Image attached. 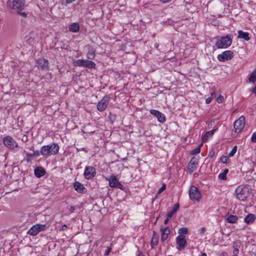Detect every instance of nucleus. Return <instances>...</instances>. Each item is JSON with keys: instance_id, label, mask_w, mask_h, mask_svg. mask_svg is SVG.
Instances as JSON below:
<instances>
[{"instance_id": "nucleus-16", "label": "nucleus", "mask_w": 256, "mask_h": 256, "mask_svg": "<svg viewBox=\"0 0 256 256\" xmlns=\"http://www.w3.org/2000/svg\"><path fill=\"white\" fill-rule=\"evenodd\" d=\"M179 208L180 204L178 203H177L174 205L172 210L168 212V213L167 214V217L164 221V224H168L170 220L172 218L173 214L177 212Z\"/></svg>"}, {"instance_id": "nucleus-56", "label": "nucleus", "mask_w": 256, "mask_h": 256, "mask_svg": "<svg viewBox=\"0 0 256 256\" xmlns=\"http://www.w3.org/2000/svg\"><path fill=\"white\" fill-rule=\"evenodd\" d=\"M43 256V255H42V256Z\"/></svg>"}, {"instance_id": "nucleus-43", "label": "nucleus", "mask_w": 256, "mask_h": 256, "mask_svg": "<svg viewBox=\"0 0 256 256\" xmlns=\"http://www.w3.org/2000/svg\"><path fill=\"white\" fill-rule=\"evenodd\" d=\"M33 154H34V156H40V154H41L40 150V151H38V150L34 151Z\"/></svg>"}, {"instance_id": "nucleus-11", "label": "nucleus", "mask_w": 256, "mask_h": 256, "mask_svg": "<svg viewBox=\"0 0 256 256\" xmlns=\"http://www.w3.org/2000/svg\"><path fill=\"white\" fill-rule=\"evenodd\" d=\"M234 56V52L231 50H226L218 56V60L221 62L232 60Z\"/></svg>"}, {"instance_id": "nucleus-38", "label": "nucleus", "mask_w": 256, "mask_h": 256, "mask_svg": "<svg viewBox=\"0 0 256 256\" xmlns=\"http://www.w3.org/2000/svg\"><path fill=\"white\" fill-rule=\"evenodd\" d=\"M76 208V206H70V207L67 206V208H66V209L68 210V212L70 213L74 212V211L75 210Z\"/></svg>"}, {"instance_id": "nucleus-35", "label": "nucleus", "mask_w": 256, "mask_h": 256, "mask_svg": "<svg viewBox=\"0 0 256 256\" xmlns=\"http://www.w3.org/2000/svg\"><path fill=\"white\" fill-rule=\"evenodd\" d=\"M202 145V144H201L200 146H198V147H196L194 150L192 151V153L194 154H198L200 152V147Z\"/></svg>"}, {"instance_id": "nucleus-24", "label": "nucleus", "mask_w": 256, "mask_h": 256, "mask_svg": "<svg viewBox=\"0 0 256 256\" xmlns=\"http://www.w3.org/2000/svg\"><path fill=\"white\" fill-rule=\"evenodd\" d=\"M256 220V216L254 214H249L245 216L244 222L246 224H252Z\"/></svg>"}, {"instance_id": "nucleus-2", "label": "nucleus", "mask_w": 256, "mask_h": 256, "mask_svg": "<svg viewBox=\"0 0 256 256\" xmlns=\"http://www.w3.org/2000/svg\"><path fill=\"white\" fill-rule=\"evenodd\" d=\"M59 146L56 143L42 146L40 148V154L42 156L48 157L51 155L56 154L59 150Z\"/></svg>"}, {"instance_id": "nucleus-7", "label": "nucleus", "mask_w": 256, "mask_h": 256, "mask_svg": "<svg viewBox=\"0 0 256 256\" xmlns=\"http://www.w3.org/2000/svg\"><path fill=\"white\" fill-rule=\"evenodd\" d=\"M46 226L45 224H36L33 226L28 232V234L32 236H36L38 233L46 230Z\"/></svg>"}, {"instance_id": "nucleus-13", "label": "nucleus", "mask_w": 256, "mask_h": 256, "mask_svg": "<svg viewBox=\"0 0 256 256\" xmlns=\"http://www.w3.org/2000/svg\"><path fill=\"white\" fill-rule=\"evenodd\" d=\"M198 158L192 157L188 163V171L189 174H191L195 170L198 166Z\"/></svg>"}, {"instance_id": "nucleus-4", "label": "nucleus", "mask_w": 256, "mask_h": 256, "mask_svg": "<svg viewBox=\"0 0 256 256\" xmlns=\"http://www.w3.org/2000/svg\"><path fill=\"white\" fill-rule=\"evenodd\" d=\"M236 198L240 201L246 200L250 195L248 187L244 186H238L236 190Z\"/></svg>"}, {"instance_id": "nucleus-36", "label": "nucleus", "mask_w": 256, "mask_h": 256, "mask_svg": "<svg viewBox=\"0 0 256 256\" xmlns=\"http://www.w3.org/2000/svg\"><path fill=\"white\" fill-rule=\"evenodd\" d=\"M26 161L28 162H30L32 160V157L34 156L33 153H26Z\"/></svg>"}, {"instance_id": "nucleus-9", "label": "nucleus", "mask_w": 256, "mask_h": 256, "mask_svg": "<svg viewBox=\"0 0 256 256\" xmlns=\"http://www.w3.org/2000/svg\"><path fill=\"white\" fill-rule=\"evenodd\" d=\"M96 169L92 166H86L84 172V178L88 180H91L96 176Z\"/></svg>"}, {"instance_id": "nucleus-21", "label": "nucleus", "mask_w": 256, "mask_h": 256, "mask_svg": "<svg viewBox=\"0 0 256 256\" xmlns=\"http://www.w3.org/2000/svg\"><path fill=\"white\" fill-rule=\"evenodd\" d=\"M37 64L39 68L42 70H48V62L44 58H40L38 60Z\"/></svg>"}, {"instance_id": "nucleus-41", "label": "nucleus", "mask_w": 256, "mask_h": 256, "mask_svg": "<svg viewBox=\"0 0 256 256\" xmlns=\"http://www.w3.org/2000/svg\"><path fill=\"white\" fill-rule=\"evenodd\" d=\"M116 188H118L121 190H124V186L120 182H117V186Z\"/></svg>"}, {"instance_id": "nucleus-30", "label": "nucleus", "mask_w": 256, "mask_h": 256, "mask_svg": "<svg viewBox=\"0 0 256 256\" xmlns=\"http://www.w3.org/2000/svg\"><path fill=\"white\" fill-rule=\"evenodd\" d=\"M178 232L180 235L187 234L188 233V230L187 228L183 227L179 229Z\"/></svg>"}, {"instance_id": "nucleus-6", "label": "nucleus", "mask_w": 256, "mask_h": 256, "mask_svg": "<svg viewBox=\"0 0 256 256\" xmlns=\"http://www.w3.org/2000/svg\"><path fill=\"white\" fill-rule=\"evenodd\" d=\"M2 142L6 146L12 150H14L15 148H18V143L10 136H8L4 137Z\"/></svg>"}, {"instance_id": "nucleus-26", "label": "nucleus", "mask_w": 256, "mask_h": 256, "mask_svg": "<svg viewBox=\"0 0 256 256\" xmlns=\"http://www.w3.org/2000/svg\"><path fill=\"white\" fill-rule=\"evenodd\" d=\"M69 30L72 32H76L80 30V25L77 22L70 24L68 26Z\"/></svg>"}, {"instance_id": "nucleus-10", "label": "nucleus", "mask_w": 256, "mask_h": 256, "mask_svg": "<svg viewBox=\"0 0 256 256\" xmlns=\"http://www.w3.org/2000/svg\"><path fill=\"white\" fill-rule=\"evenodd\" d=\"M246 122V118L244 116H241L234 123V132L237 133L240 132L244 128Z\"/></svg>"}, {"instance_id": "nucleus-51", "label": "nucleus", "mask_w": 256, "mask_h": 256, "mask_svg": "<svg viewBox=\"0 0 256 256\" xmlns=\"http://www.w3.org/2000/svg\"><path fill=\"white\" fill-rule=\"evenodd\" d=\"M201 256H207V254L205 252H203Z\"/></svg>"}, {"instance_id": "nucleus-14", "label": "nucleus", "mask_w": 256, "mask_h": 256, "mask_svg": "<svg viewBox=\"0 0 256 256\" xmlns=\"http://www.w3.org/2000/svg\"><path fill=\"white\" fill-rule=\"evenodd\" d=\"M150 112L151 114L157 118L158 120L161 124H164L166 121L164 114L156 110H150Z\"/></svg>"}, {"instance_id": "nucleus-18", "label": "nucleus", "mask_w": 256, "mask_h": 256, "mask_svg": "<svg viewBox=\"0 0 256 256\" xmlns=\"http://www.w3.org/2000/svg\"><path fill=\"white\" fill-rule=\"evenodd\" d=\"M106 180L109 182V186L111 188H115L117 186V182H120L118 180L116 176L114 174H112L109 178H106Z\"/></svg>"}, {"instance_id": "nucleus-39", "label": "nucleus", "mask_w": 256, "mask_h": 256, "mask_svg": "<svg viewBox=\"0 0 256 256\" xmlns=\"http://www.w3.org/2000/svg\"><path fill=\"white\" fill-rule=\"evenodd\" d=\"M216 101L218 103H222L224 101V96L222 95H220L216 99Z\"/></svg>"}, {"instance_id": "nucleus-20", "label": "nucleus", "mask_w": 256, "mask_h": 256, "mask_svg": "<svg viewBox=\"0 0 256 256\" xmlns=\"http://www.w3.org/2000/svg\"><path fill=\"white\" fill-rule=\"evenodd\" d=\"M88 52L86 57L88 60H94L95 58L96 50L90 44L87 45Z\"/></svg>"}, {"instance_id": "nucleus-53", "label": "nucleus", "mask_w": 256, "mask_h": 256, "mask_svg": "<svg viewBox=\"0 0 256 256\" xmlns=\"http://www.w3.org/2000/svg\"><path fill=\"white\" fill-rule=\"evenodd\" d=\"M214 154V152H212V153H211L212 156H213Z\"/></svg>"}, {"instance_id": "nucleus-31", "label": "nucleus", "mask_w": 256, "mask_h": 256, "mask_svg": "<svg viewBox=\"0 0 256 256\" xmlns=\"http://www.w3.org/2000/svg\"><path fill=\"white\" fill-rule=\"evenodd\" d=\"M250 82L254 83L256 82V70L251 74L249 78Z\"/></svg>"}, {"instance_id": "nucleus-45", "label": "nucleus", "mask_w": 256, "mask_h": 256, "mask_svg": "<svg viewBox=\"0 0 256 256\" xmlns=\"http://www.w3.org/2000/svg\"><path fill=\"white\" fill-rule=\"evenodd\" d=\"M212 97L207 98L206 100V102L208 104H210L212 102Z\"/></svg>"}, {"instance_id": "nucleus-42", "label": "nucleus", "mask_w": 256, "mask_h": 256, "mask_svg": "<svg viewBox=\"0 0 256 256\" xmlns=\"http://www.w3.org/2000/svg\"><path fill=\"white\" fill-rule=\"evenodd\" d=\"M111 250H112V248L110 247H109V246L107 247V248H106V250L105 251L104 256H108Z\"/></svg>"}, {"instance_id": "nucleus-3", "label": "nucleus", "mask_w": 256, "mask_h": 256, "mask_svg": "<svg viewBox=\"0 0 256 256\" xmlns=\"http://www.w3.org/2000/svg\"><path fill=\"white\" fill-rule=\"evenodd\" d=\"M232 43V36L228 34L225 36L217 38L216 46L218 48H226L229 47Z\"/></svg>"}, {"instance_id": "nucleus-5", "label": "nucleus", "mask_w": 256, "mask_h": 256, "mask_svg": "<svg viewBox=\"0 0 256 256\" xmlns=\"http://www.w3.org/2000/svg\"><path fill=\"white\" fill-rule=\"evenodd\" d=\"M190 198L192 201L199 202L201 199V194L198 188L194 186H191L189 190Z\"/></svg>"}, {"instance_id": "nucleus-44", "label": "nucleus", "mask_w": 256, "mask_h": 256, "mask_svg": "<svg viewBox=\"0 0 256 256\" xmlns=\"http://www.w3.org/2000/svg\"><path fill=\"white\" fill-rule=\"evenodd\" d=\"M68 228V226L66 224H63L62 227L60 228V230H66Z\"/></svg>"}, {"instance_id": "nucleus-48", "label": "nucleus", "mask_w": 256, "mask_h": 256, "mask_svg": "<svg viewBox=\"0 0 256 256\" xmlns=\"http://www.w3.org/2000/svg\"><path fill=\"white\" fill-rule=\"evenodd\" d=\"M216 96V93L215 92H213L211 93V96L212 98Z\"/></svg>"}, {"instance_id": "nucleus-52", "label": "nucleus", "mask_w": 256, "mask_h": 256, "mask_svg": "<svg viewBox=\"0 0 256 256\" xmlns=\"http://www.w3.org/2000/svg\"><path fill=\"white\" fill-rule=\"evenodd\" d=\"M214 154V152H212V153H211L212 156H213Z\"/></svg>"}, {"instance_id": "nucleus-22", "label": "nucleus", "mask_w": 256, "mask_h": 256, "mask_svg": "<svg viewBox=\"0 0 256 256\" xmlns=\"http://www.w3.org/2000/svg\"><path fill=\"white\" fill-rule=\"evenodd\" d=\"M242 246V242L239 240H237L233 242L232 243V248L233 251L232 253L233 254H238L240 252V248Z\"/></svg>"}, {"instance_id": "nucleus-40", "label": "nucleus", "mask_w": 256, "mask_h": 256, "mask_svg": "<svg viewBox=\"0 0 256 256\" xmlns=\"http://www.w3.org/2000/svg\"><path fill=\"white\" fill-rule=\"evenodd\" d=\"M251 140L253 142H256V132H254L252 134Z\"/></svg>"}, {"instance_id": "nucleus-15", "label": "nucleus", "mask_w": 256, "mask_h": 256, "mask_svg": "<svg viewBox=\"0 0 256 256\" xmlns=\"http://www.w3.org/2000/svg\"><path fill=\"white\" fill-rule=\"evenodd\" d=\"M176 242L178 246L177 248L178 250H183L186 246L187 244L184 236L182 234L179 235L176 237Z\"/></svg>"}, {"instance_id": "nucleus-33", "label": "nucleus", "mask_w": 256, "mask_h": 256, "mask_svg": "<svg viewBox=\"0 0 256 256\" xmlns=\"http://www.w3.org/2000/svg\"><path fill=\"white\" fill-rule=\"evenodd\" d=\"M229 160L228 156H223L220 158V161L224 164H226Z\"/></svg>"}, {"instance_id": "nucleus-8", "label": "nucleus", "mask_w": 256, "mask_h": 256, "mask_svg": "<svg viewBox=\"0 0 256 256\" xmlns=\"http://www.w3.org/2000/svg\"><path fill=\"white\" fill-rule=\"evenodd\" d=\"M75 66L87 68H95L96 64L92 61L80 59L76 60Z\"/></svg>"}, {"instance_id": "nucleus-28", "label": "nucleus", "mask_w": 256, "mask_h": 256, "mask_svg": "<svg viewBox=\"0 0 256 256\" xmlns=\"http://www.w3.org/2000/svg\"><path fill=\"white\" fill-rule=\"evenodd\" d=\"M238 220V217L235 215H230L228 216L226 220L230 224L236 223Z\"/></svg>"}, {"instance_id": "nucleus-46", "label": "nucleus", "mask_w": 256, "mask_h": 256, "mask_svg": "<svg viewBox=\"0 0 256 256\" xmlns=\"http://www.w3.org/2000/svg\"><path fill=\"white\" fill-rule=\"evenodd\" d=\"M220 256H228V254L226 252H224L221 253Z\"/></svg>"}, {"instance_id": "nucleus-1", "label": "nucleus", "mask_w": 256, "mask_h": 256, "mask_svg": "<svg viewBox=\"0 0 256 256\" xmlns=\"http://www.w3.org/2000/svg\"><path fill=\"white\" fill-rule=\"evenodd\" d=\"M6 4L10 14H18L23 18L27 16L28 14L22 12L26 6L25 0H8Z\"/></svg>"}, {"instance_id": "nucleus-12", "label": "nucleus", "mask_w": 256, "mask_h": 256, "mask_svg": "<svg viewBox=\"0 0 256 256\" xmlns=\"http://www.w3.org/2000/svg\"><path fill=\"white\" fill-rule=\"evenodd\" d=\"M110 97L108 95H106L98 102L97 104V109L100 112L104 111L107 108V106L109 102Z\"/></svg>"}, {"instance_id": "nucleus-29", "label": "nucleus", "mask_w": 256, "mask_h": 256, "mask_svg": "<svg viewBox=\"0 0 256 256\" xmlns=\"http://www.w3.org/2000/svg\"><path fill=\"white\" fill-rule=\"evenodd\" d=\"M228 172V168L224 169L222 172H221L218 174V178L222 180H226V174Z\"/></svg>"}, {"instance_id": "nucleus-47", "label": "nucleus", "mask_w": 256, "mask_h": 256, "mask_svg": "<svg viewBox=\"0 0 256 256\" xmlns=\"http://www.w3.org/2000/svg\"><path fill=\"white\" fill-rule=\"evenodd\" d=\"M200 234H203L206 231V230H205V228H202L200 230Z\"/></svg>"}, {"instance_id": "nucleus-34", "label": "nucleus", "mask_w": 256, "mask_h": 256, "mask_svg": "<svg viewBox=\"0 0 256 256\" xmlns=\"http://www.w3.org/2000/svg\"><path fill=\"white\" fill-rule=\"evenodd\" d=\"M237 150V146H236L233 147L231 151L228 153V156L229 157H232L234 156V154H236Z\"/></svg>"}, {"instance_id": "nucleus-54", "label": "nucleus", "mask_w": 256, "mask_h": 256, "mask_svg": "<svg viewBox=\"0 0 256 256\" xmlns=\"http://www.w3.org/2000/svg\"><path fill=\"white\" fill-rule=\"evenodd\" d=\"M214 154V152H212V153H211L212 156H213Z\"/></svg>"}, {"instance_id": "nucleus-27", "label": "nucleus", "mask_w": 256, "mask_h": 256, "mask_svg": "<svg viewBox=\"0 0 256 256\" xmlns=\"http://www.w3.org/2000/svg\"><path fill=\"white\" fill-rule=\"evenodd\" d=\"M238 38H243L245 40H250V37L248 36V33L247 32H244L242 30H238Z\"/></svg>"}, {"instance_id": "nucleus-17", "label": "nucleus", "mask_w": 256, "mask_h": 256, "mask_svg": "<svg viewBox=\"0 0 256 256\" xmlns=\"http://www.w3.org/2000/svg\"><path fill=\"white\" fill-rule=\"evenodd\" d=\"M74 188L80 194H84L86 192V190L84 185L76 181L74 182Z\"/></svg>"}, {"instance_id": "nucleus-50", "label": "nucleus", "mask_w": 256, "mask_h": 256, "mask_svg": "<svg viewBox=\"0 0 256 256\" xmlns=\"http://www.w3.org/2000/svg\"><path fill=\"white\" fill-rule=\"evenodd\" d=\"M136 256H144L143 254H142L141 252H140Z\"/></svg>"}, {"instance_id": "nucleus-19", "label": "nucleus", "mask_w": 256, "mask_h": 256, "mask_svg": "<svg viewBox=\"0 0 256 256\" xmlns=\"http://www.w3.org/2000/svg\"><path fill=\"white\" fill-rule=\"evenodd\" d=\"M160 230L162 233L160 240L161 241L163 242L168 238V236L170 234V231L168 227L161 228Z\"/></svg>"}, {"instance_id": "nucleus-32", "label": "nucleus", "mask_w": 256, "mask_h": 256, "mask_svg": "<svg viewBox=\"0 0 256 256\" xmlns=\"http://www.w3.org/2000/svg\"><path fill=\"white\" fill-rule=\"evenodd\" d=\"M217 130H218V128H216V129H214L211 130L207 132L205 134L204 136H206V137H208L209 136H212Z\"/></svg>"}, {"instance_id": "nucleus-55", "label": "nucleus", "mask_w": 256, "mask_h": 256, "mask_svg": "<svg viewBox=\"0 0 256 256\" xmlns=\"http://www.w3.org/2000/svg\"><path fill=\"white\" fill-rule=\"evenodd\" d=\"M214 154V152H212V153H211L212 156H213Z\"/></svg>"}, {"instance_id": "nucleus-37", "label": "nucleus", "mask_w": 256, "mask_h": 256, "mask_svg": "<svg viewBox=\"0 0 256 256\" xmlns=\"http://www.w3.org/2000/svg\"><path fill=\"white\" fill-rule=\"evenodd\" d=\"M166 188V184H164L162 186L158 189V194H160L162 193L164 190H165Z\"/></svg>"}, {"instance_id": "nucleus-49", "label": "nucleus", "mask_w": 256, "mask_h": 256, "mask_svg": "<svg viewBox=\"0 0 256 256\" xmlns=\"http://www.w3.org/2000/svg\"><path fill=\"white\" fill-rule=\"evenodd\" d=\"M160 0L163 3H167V2H168L170 1H172V0Z\"/></svg>"}, {"instance_id": "nucleus-23", "label": "nucleus", "mask_w": 256, "mask_h": 256, "mask_svg": "<svg viewBox=\"0 0 256 256\" xmlns=\"http://www.w3.org/2000/svg\"><path fill=\"white\" fill-rule=\"evenodd\" d=\"M34 174L36 177L40 178L45 175L46 172L43 168L39 166L34 169Z\"/></svg>"}, {"instance_id": "nucleus-25", "label": "nucleus", "mask_w": 256, "mask_h": 256, "mask_svg": "<svg viewBox=\"0 0 256 256\" xmlns=\"http://www.w3.org/2000/svg\"><path fill=\"white\" fill-rule=\"evenodd\" d=\"M159 236L155 231L153 232V236L150 242V246L152 248H154V246L157 245L158 241Z\"/></svg>"}]
</instances>
